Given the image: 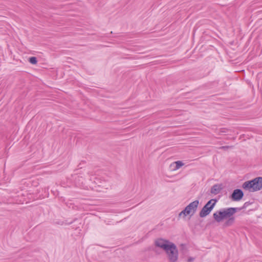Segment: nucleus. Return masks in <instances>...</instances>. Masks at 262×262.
Returning a JSON list of instances; mask_svg holds the SVG:
<instances>
[{"instance_id": "nucleus-1", "label": "nucleus", "mask_w": 262, "mask_h": 262, "mask_svg": "<svg viewBox=\"0 0 262 262\" xmlns=\"http://www.w3.org/2000/svg\"><path fill=\"white\" fill-rule=\"evenodd\" d=\"M235 209L233 208L224 209L216 211L213 214L214 220L217 223L224 222V225L226 227L231 226L234 222L235 218L233 214Z\"/></svg>"}, {"instance_id": "nucleus-2", "label": "nucleus", "mask_w": 262, "mask_h": 262, "mask_svg": "<svg viewBox=\"0 0 262 262\" xmlns=\"http://www.w3.org/2000/svg\"><path fill=\"white\" fill-rule=\"evenodd\" d=\"M156 245L165 250L171 262H174L178 259V251L172 243L162 238L158 239Z\"/></svg>"}, {"instance_id": "nucleus-3", "label": "nucleus", "mask_w": 262, "mask_h": 262, "mask_svg": "<svg viewBox=\"0 0 262 262\" xmlns=\"http://www.w3.org/2000/svg\"><path fill=\"white\" fill-rule=\"evenodd\" d=\"M243 188L249 191H256L262 188V177L256 178L251 181L245 182Z\"/></svg>"}, {"instance_id": "nucleus-4", "label": "nucleus", "mask_w": 262, "mask_h": 262, "mask_svg": "<svg viewBox=\"0 0 262 262\" xmlns=\"http://www.w3.org/2000/svg\"><path fill=\"white\" fill-rule=\"evenodd\" d=\"M199 204V202L197 200L191 202L186 207L184 210L182 211L179 213V216H183V217H185L186 216L189 215L190 216H191L195 212Z\"/></svg>"}, {"instance_id": "nucleus-5", "label": "nucleus", "mask_w": 262, "mask_h": 262, "mask_svg": "<svg viewBox=\"0 0 262 262\" xmlns=\"http://www.w3.org/2000/svg\"><path fill=\"white\" fill-rule=\"evenodd\" d=\"M216 203V200L214 199L210 200L204 206L200 213L201 217H205L210 213Z\"/></svg>"}, {"instance_id": "nucleus-6", "label": "nucleus", "mask_w": 262, "mask_h": 262, "mask_svg": "<svg viewBox=\"0 0 262 262\" xmlns=\"http://www.w3.org/2000/svg\"><path fill=\"white\" fill-rule=\"evenodd\" d=\"M184 165V163L181 161H177L172 163L170 165V168L172 171H176Z\"/></svg>"}, {"instance_id": "nucleus-7", "label": "nucleus", "mask_w": 262, "mask_h": 262, "mask_svg": "<svg viewBox=\"0 0 262 262\" xmlns=\"http://www.w3.org/2000/svg\"><path fill=\"white\" fill-rule=\"evenodd\" d=\"M243 196V193L240 189H235L231 196L232 199L234 201H238L241 200Z\"/></svg>"}, {"instance_id": "nucleus-8", "label": "nucleus", "mask_w": 262, "mask_h": 262, "mask_svg": "<svg viewBox=\"0 0 262 262\" xmlns=\"http://www.w3.org/2000/svg\"><path fill=\"white\" fill-rule=\"evenodd\" d=\"M222 189V187L221 185H215L212 187L211 192L212 194H217L220 193Z\"/></svg>"}, {"instance_id": "nucleus-9", "label": "nucleus", "mask_w": 262, "mask_h": 262, "mask_svg": "<svg viewBox=\"0 0 262 262\" xmlns=\"http://www.w3.org/2000/svg\"><path fill=\"white\" fill-rule=\"evenodd\" d=\"M29 62L33 64H35L37 63V59L35 57H31L29 58Z\"/></svg>"}]
</instances>
